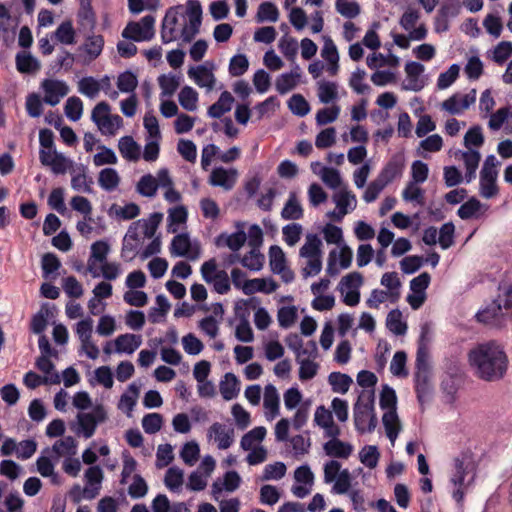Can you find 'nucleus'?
<instances>
[{
    "instance_id": "nucleus-1",
    "label": "nucleus",
    "mask_w": 512,
    "mask_h": 512,
    "mask_svg": "<svg viewBox=\"0 0 512 512\" xmlns=\"http://www.w3.org/2000/svg\"><path fill=\"white\" fill-rule=\"evenodd\" d=\"M476 375L485 381H497L505 375L508 358L501 345L494 341L479 344L469 353Z\"/></svg>"
},
{
    "instance_id": "nucleus-2",
    "label": "nucleus",
    "mask_w": 512,
    "mask_h": 512,
    "mask_svg": "<svg viewBox=\"0 0 512 512\" xmlns=\"http://www.w3.org/2000/svg\"><path fill=\"white\" fill-rule=\"evenodd\" d=\"M354 424L356 430L371 433L377 426V417L374 413V390H363L353 408Z\"/></svg>"
},
{
    "instance_id": "nucleus-3",
    "label": "nucleus",
    "mask_w": 512,
    "mask_h": 512,
    "mask_svg": "<svg viewBox=\"0 0 512 512\" xmlns=\"http://www.w3.org/2000/svg\"><path fill=\"white\" fill-rule=\"evenodd\" d=\"M91 120L96 124L102 135L114 136L123 126V119L118 114H111L110 105L105 102H99L93 108Z\"/></svg>"
},
{
    "instance_id": "nucleus-4",
    "label": "nucleus",
    "mask_w": 512,
    "mask_h": 512,
    "mask_svg": "<svg viewBox=\"0 0 512 512\" xmlns=\"http://www.w3.org/2000/svg\"><path fill=\"white\" fill-rule=\"evenodd\" d=\"M107 419V411L103 405H96L91 412L78 413L77 424L78 427L75 432L82 435L85 439L91 438L99 424L105 422Z\"/></svg>"
},
{
    "instance_id": "nucleus-5",
    "label": "nucleus",
    "mask_w": 512,
    "mask_h": 512,
    "mask_svg": "<svg viewBox=\"0 0 512 512\" xmlns=\"http://www.w3.org/2000/svg\"><path fill=\"white\" fill-rule=\"evenodd\" d=\"M202 7L198 0H189L186 3V17L182 16L183 26L181 37L184 41H191L198 33L201 25Z\"/></svg>"
},
{
    "instance_id": "nucleus-6",
    "label": "nucleus",
    "mask_w": 512,
    "mask_h": 512,
    "mask_svg": "<svg viewBox=\"0 0 512 512\" xmlns=\"http://www.w3.org/2000/svg\"><path fill=\"white\" fill-rule=\"evenodd\" d=\"M201 275L205 282L212 283L214 290L219 294H226L230 291V279L226 271L217 270L214 258L205 261L201 266Z\"/></svg>"
},
{
    "instance_id": "nucleus-7",
    "label": "nucleus",
    "mask_w": 512,
    "mask_h": 512,
    "mask_svg": "<svg viewBox=\"0 0 512 512\" xmlns=\"http://www.w3.org/2000/svg\"><path fill=\"white\" fill-rule=\"evenodd\" d=\"M155 17L144 16L139 22H130L122 31V37L136 42L149 41L154 37Z\"/></svg>"
},
{
    "instance_id": "nucleus-8",
    "label": "nucleus",
    "mask_w": 512,
    "mask_h": 512,
    "mask_svg": "<svg viewBox=\"0 0 512 512\" xmlns=\"http://www.w3.org/2000/svg\"><path fill=\"white\" fill-rule=\"evenodd\" d=\"M183 7L176 6L167 10L161 25V40L164 44L175 41L178 36H181V28L183 23H179L183 14L181 13Z\"/></svg>"
},
{
    "instance_id": "nucleus-9",
    "label": "nucleus",
    "mask_w": 512,
    "mask_h": 512,
    "mask_svg": "<svg viewBox=\"0 0 512 512\" xmlns=\"http://www.w3.org/2000/svg\"><path fill=\"white\" fill-rule=\"evenodd\" d=\"M170 253L172 256L186 257L195 261L201 255V246L198 242H192L186 233H181L171 241Z\"/></svg>"
},
{
    "instance_id": "nucleus-10",
    "label": "nucleus",
    "mask_w": 512,
    "mask_h": 512,
    "mask_svg": "<svg viewBox=\"0 0 512 512\" xmlns=\"http://www.w3.org/2000/svg\"><path fill=\"white\" fill-rule=\"evenodd\" d=\"M207 438L213 441L218 449L226 450L234 443L235 429L230 424L214 422L207 430Z\"/></svg>"
},
{
    "instance_id": "nucleus-11",
    "label": "nucleus",
    "mask_w": 512,
    "mask_h": 512,
    "mask_svg": "<svg viewBox=\"0 0 512 512\" xmlns=\"http://www.w3.org/2000/svg\"><path fill=\"white\" fill-rule=\"evenodd\" d=\"M39 160L43 166L49 167L54 174H65L73 168V161L57 150H39Z\"/></svg>"
},
{
    "instance_id": "nucleus-12",
    "label": "nucleus",
    "mask_w": 512,
    "mask_h": 512,
    "mask_svg": "<svg viewBox=\"0 0 512 512\" xmlns=\"http://www.w3.org/2000/svg\"><path fill=\"white\" fill-rule=\"evenodd\" d=\"M476 101V90L472 89L467 94L454 93L444 100L440 107L451 115H461Z\"/></svg>"
},
{
    "instance_id": "nucleus-13",
    "label": "nucleus",
    "mask_w": 512,
    "mask_h": 512,
    "mask_svg": "<svg viewBox=\"0 0 512 512\" xmlns=\"http://www.w3.org/2000/svg\"><path fill=\"white\" fill-rule=\"evenodd\" d=\"M471 466V462L467 455H462L454 459L455 472L451 477V482L455 487L453 491V498L457 502H461L464 498V491L462 487L465 484V476L468 474V469Z\"/></svg>"
},
{
    "instance_id": "nucleus-14",
    "label": "nucleus",
    "mask_w": 512,
    "mask_h": 512,
    "mask_svg": "<svg viewBox=\"0 0 512 512\" xmlns=\"http://www.w3.org/2000/svg\"><path fill=\"white\" fill-rule=\"evenodd\" d=\"M41 88L44 91L43 101L51 106L59 104L60 100L69 93V86L62 80L44 79Z\"/></svg>"
},
{
    "instance_id": "nucleus-15",
    "label": "nucleus",
    "mask_w": 512,
    "mask_h": 512,
    "mask_svg": "<svg viewBox=\"0 0 512 512\" xmlns=\"http://www.w3.org/2000/svg\"><path fill=\"white\" fill-rule=\"evenodd\" d=\"M294 479L298 483L292 486V493L298 498H305L311 493L314 483V474L310 467L305 464L299 466L294 472Z\"/></svg>"
},
{
    "instance_id": "nucleus-16",
    "label": "nucleus",
    "mask_w": 512,
    "mask_h": 512,
    "mask_svg": "<svg viewBox=\"0 0 512 512\" xmlns=\"http://www.w3.org/2000/svg\"><path fill=\"white\" fill-rule=\"evenodd\" d=\"M238 178V171L234 168L215 167L209 176L208 182L213 187H221L225 191L234 188Z\"/></svg>"
},
{
    "instance_id": "nucleus-17",
    "label": "nucleus",
    "mask_w": 512,
    "mask_h": 512,
    "mask_svg": "<svg viewBox=\"0 0 512 512\" xmlns=\"http://www.w3.org/2000/svg\"><path fill=\"white\" fill-rule=\"evenodd\" d=\"M424 66L419 62H408L405 65V72L407 74V78L405 82L402 84V88L404 90L415 91L418 92L424 88L426 82L422 77L424 72Z\"/></svg>"
},
{
    "instance_id": "nucleus-18",
    "label": "nucleus",
    "mask_w": 512,
    "mask_h": 512,
    "mask_svg": "<svg viewBox=\"0 0 512 512\" xmlns=\"http://www.w3.org/2000/svg\"><path fill=\"white\" fill-rule=\"evenodd\" d=\"M479 322L489 324L492 326H501L504 321L503 309L499 305L497 299L487 305L484 309L476 314Z\"/></svg>"
},
{
    "instance_id": "nucleus-19",
    "label": "nucleus",
    "mask_w": 512,
    "mask_h": 512,
    "mask_svg": "<svg viewBox=\"0 0 512 512\" xmlns=\"http://www.w3.org/2000/svg\"><path fill=\"white\" fill-rule=\"evenodd\" d=\"M187 74L199 87L206 88L207 91L214 89L216 78L212 70L208 69L206 66L198 65L191 67Z\"/></svg>"
},
{
    "instance_id": "nucleus-20",
    "label": "nucleus",
    "mask_w": 512,
    "mask_h": 512,
    "mask_svg": "<svg viewBox=\"0 0 512 512\" xmlns=\"http://www.w3.org/2000/svg\"><path fill=\"white\" fill-rule=\"evenodd\" d=\"M404 170V160L401 156H393L389 162L381 170L377 179H379L384 185H388L396 178L402 176Z\"/></svg>"
},
{
    "instance_id": "nucleus-21",
    "label": "nucleus",
    "mask_w": 512,
    "mask_h": 512,
    "mask_svg": "<svg viewBox=\"0 0 512 512\" xmlns=\"http://www.w3.org/2000/svg\"><path fill=\"white\" fill-rule=\"evenodd\" d=\"M334 202L338 209L336 221H341L342 218L349 212L353 211L357 205L355 194L347 189L340 190L334 195Z\"/></svg>"
},
{
    "instance_id": "nucleus-22",
    "label": "nucleus",
    "mask_w": 512,
    "mask_h": 512,
    "mask_svg": "<svg viewBox=\"0 0 512 512\" xmlns=\"http://www.w3.org/2000/svg\"><path fill=\"white\" fill-rule=\"evenodd\" d=\"M301 77V69L295 64L291 72L283 73L277 77L275 88L279 94L284 95L293 90L299 83Z\"/></svg>"
},
{
    "instance_id": "nucleus-23",
    "label": "nucleus",
    "mask_w": 512,
    "mask_h": 512,
    "mask_svg": "<svg viewBox=\"0 0 512 512\" xmlns=\"http://www.w3.org/2000/svg\"><path fill=\"white\" fill-rule=\"evenodd\" d=\"M86 170L84 165L71 169V187L78 192L92 193L93 179L87 175Z\"/></svg>"
},
{
    "instance_id": "nucleus-24",
    "label": "nucleus",
    "mask_w": 512,
    "mask_h": 512,
    "mask_svg": "<svg viewBox=\"0 0 512 512\" xmlns=\"http://www.w3.org/2000/svg\"><path fill=\"white\" fill-rule=\"evenodd\" d=\"M488 210V206L481 203L476 197H471L465 203H463L458 211L457 215L462 220H468L471 218H478L481 214Z\"/></svg>"
},
{
    "instance_id": "nucleus-25",
    "label": "nucleus",
    "mask_w": 512,
    "mask_h": 512,
    "mask_svg": "<svg viewBox=\"0 0 512 512\" xmlns=\"http://www.w3.org/2000/svg\"><path fill=\"white\" fill-rule=\"evenodd\" d=\"M142 344L140 335L135 334H121L115 339V351L117 353L132 354Z\"/></svg>"
},
{
    "instance_id": "nucleus-26",
    "label": "nucleus",
    "mask_w": 512,
    "mask_h": 512,
    "mask_svg": "<svg viewBox=\"0 0 512 512\" xmlns=\"http://www.w3.org/2000/svg\"><path fill=\"white\" fill-rule=\"evenodd\" d=\"M247 240V235L244 231H237L232 234L222 233L215 241L218 247L227 246L233 252L239 251Z\"/></svg>"
},
{
    "instance_id": "nucleus-27",
    "label": "nucleus",
    "mask_w": 512,
    "mask_h": 512,
    "mask_svg": "<svg viewBox=\"0 0 512 512\" xmlns=\"http://www.w3.org/2000/svg\"><path fill=\"white\" fill-rule=\"evenodd\" d=\"M278 289V284L270 279L269 286L265 287V278H255L244 281L242 285V291L245 295H251L256 292H263L266 294H271Z\"/></svg>"
},
{
    "instance_id": "nucleus-28",
    "label": "nucleus",
    "mask_w": 512,
    "mask_h": 512,
    "mask_svg": "<svg viewBox=\"0 0 512 512\" xmlns=\"http://www.w3.org/2000/svg\"><path fill=\"white\" fill-rule=\"evenodd\" d=\"M323 449L330 457L347 459L353 451V446L339 439H331L324 444Z\"/></svg>"
},
{
    "instance_id": "nucleus-29",
    "label": "nucleus",
    "mask_w": 512,
    "mask_h": 512,
    "mask_svg": "<svg viewBox=\"0 0 512 512\" xmlns=\"http://www.w3.org/2000/svg\"><path fill=\"white\" fill-rule=\"evenodd\" d=\"M121 156L128 161H137L140 158V146L131 136H123L118 141Z\"/></svg>"
},
{
    "instance_id": "nucleus-30",
    "label": "nucleus",
    "mask_w": 512,
    "mask_h": 512,
    "mask_svg": "<svg viewBox=\"0 0 512 512\" xmlns=\"http://www.w3.org/2000/svg\"><path fill=\"white\" fill-rule=\"evenodd\" d=\"M234 98L230 92L224 91L219 99L208 108V115L211 118H220L232 108Z\"/></svg>"
},
{
    "instance_id": "nucleus-31",
    "label": "nucleus",
    "mask_w": 512,
    "mask_h": 512,
    "mask_svg": "<svg viewBox=\"0 0 512 512\" xmlns=\"http://www.w3.org/2000/svg\"><path fill=\"white\" fill-rule=\"evenodd\" d=\"M498 174H483L480 173L479 193L485 199H491L499 194L497 186Z\"/></svg>"
},
{
    "instance_id": "nucleus-32",
    "label": "nucleus",
    "mask_w": 512,
    "mask_h": 512,
    "mask_svg": "<svg viewBox=\"0 0 512 512\" xmlns=\"http://www.w3.org/2000/svg\"><path fill=\"white\" fill-rule=\"evenodd\" d=\"M322 241L316 234H308L304 245L300 248L302 258L322 257Z\"/></svg>"
},
{
    "instance_id": "nucleus-33",
    "label": "nucleus",
    "mask_w": 512,
    "mask_h": 512,
    "mask_svg": "<svg viewBox=\"0 0 512 512\" xmlns=\"http://www.w3.org/2000/svg\"><path fill=\"white\" fill-rule=\"evenodd\" d=\"M52 38L61 44L73 45L76 43V31L70 20L63 21L52 34Z\"/></svg>"
},
{
    "instance_id": "nucleus-34",
    "label": "nucleus",
    "mask_w": 512,
    "mask_h": 512,
    "mask_svg": "<svg viewBox=\"0 0 512 512\" xmlns=\"http://www.w3.org/2000/svg\"><path fill=\"white\" fill-rule=\"evenodd\" d=\"M281 217L284 220H299L303 217V209L295 192H290L282 211Z\"/></svg>"
},
{
    "instance_id": "nucleus-35",
    "label": "nucleus",
    "mask_w": 512,
    "mask_h": 512,
    "mask_svg": "<svg viewBox=\"0 0 512 512\" xmlns=\"http://www.w3.org/2000/svg\"><path fill=\"white\" fill-rule=\"evenodd\" d=\"M77 452V442L72 436L64 437L57 440L52 446V453L56 459L62 456H73Z\"/></svg>"
},
{
    "instance_id": "nucleus-36",
    "label": "nucleus",
    "mask_w": 512,
    "mask_h": 512,
    "mask_svg": "<svg viewBox=\"0 0 512 512\" xmlns=\"http://www.w3.org/2000/svg\"><path fill=\"white\" fill-rule=\"evenodd\" d=\"M219 388L225 400H232L240 391L239 380L233 373H226L224 379L220 382Z\"/></svg>"
},
{
    "instance_id": "nucleus-37",
    "label": "nucleus",
    "mask_w": 512,
    "mask_h": 512,
    "mask_svg": "<svg viewBox=\"0 0 512 512\" xmlns=\"http://www.w3.org/2000/svg\"><path fill=\"white\" fill-rule=\"evenodd\" d=\"M462 159L466 168L465 179L469 183L476 177V170L479 166L481 155L478 151L469 149L462 152Z\"/></svg>"
},
{
    "instance_id": "nucleus-38",
    "label": "nucleus",
    "mask_w": 512,
    "mask_h": 512,
    "mask_svg": "<svg viewBox=\"0 0 512 512\" xmlns=\"http://www.w3.org/2000/svg\"><path fill=\"white\" fill-rule=\"evenodd\" d=\"M263 405L273 419L279 414V394L274 385L268 384L264 389Z\"/></svg>"
},
{
    "instance_id": "nucleus-39",
    "label": "nucleus",
    "mask_w": 512,
    "mask_h": 512,
    "mask_svg": "<svg viewBox=\"0 0 512 512\" xmlns=\"http://www.w3.org/2000/svg\"><path fill=\"white\" fill-rule=\"evenodd\" d=\"M382 422L385 427L387 437L392 443H394L400 431V423L396 409L386 411L383 414Z\"/></svg>"
},
{
    "instance_id": "nucleus-40",
    "label": "nucleus",
    "mask_w": 512,
    "mask_h": 512,
    "mask_svg": "<svg viewBox=\"0 0 512 512\" xmlns=\"http://www.w3.org/2000/svg\"><path fill=\"white\" fill-rule=\"evenodd\" d=\"M138 396L139 386H137L135 383H131L128 386L127 392L122 394L118 403V408L126 412L128 416H131V412L133 411L136 405Z\"/></svg>"
},
{
    "instance_id": "nucleus-41",
    "label": "nucleus",
    "mask_w": 512,
    "mask_h": 512,
    "mask_svg": "<svg viewBox=\"0 0 512 512\" xmlns=\"http://www.w3.org/2000/svg\"><path fill=\"white\" fill-rule=\"evenodd\" d=\"M414 375L415 391L418 399L421 401L423 396L429 391L430 367H415Z\"/></svg>"
},
{
    "instance_id": "nucleus-42",
    "label": "nucleus",
    "mask_w": 512,
    "mask_h": 512,
    "mask_svg": "<svg viewBox=\"0 0 512 512\" xmlns=\"http://www.w3.org/2000/svg\"><path fill=\"white\" fill-rule=\"evenodd\" d=\"M386 327L393 334L400 336L407 331V324L402 320V313L398 309L391 310L386 318Z\"/></svg>"
},
{
    "instance_id": "nucleus-43",
    "label": "nucleus",
    "mask_w": 512,
    "mask_h": 512,
    "mask_svg": "<svg viewBox=\"0 0 512 512\" xmlns=\"http://www.w3.org/2000/svg\"><path fill=\"white\" fill-rule=\"evenodd\" d=\"M162 219L163 214L155 212L152 213L148 219H142L134 222V225L140 226L143 230L144 237L150 239L154 237Z\"/></svg>"
},
{
    "instance_id": "nucleus-44",
    "label": "nucleus",
    "mask_w": 512,
    "mask_h": 512,
    "mask_svg": "<svg viewBox=\"0 0 512 512\" xmlns=\"http://www.w3.org/2000/svg\"><path fill=\"white\" fill-rule=\"evenodd\" d=\"M61 381L60 376L58 373H52L51 376H45L42 378L38 374H36L33 371H29L24 375L23 382L24 384L30 388L35 389L36 387L40 386L41 384H59Z\"/></svg>"
},
{
    "instance_id": "nucleus-45",
    "label": "nucleus",
    "mask_w": 512,
    "mask_h": 512,
    "mask_svg": "<svg viewBox=\"0 0 512 512\" xmlns=\"http://www.w3.org/2000/svg\"><path fill=\"white\" fill-rule=\"evenodd\" d=\"M266 432V428L263 426L253 428L242 436L240 447L245 451L251 450L256 443L261 442L265 438Z\"/></svg>"
},
{
    "instance_id": "nucleus-46",
    "label": "nucleus",
    "mask_w": 512,
    "mask_h": 512,
    "mask_svg": "<svg viewBox=\"0 0 512 512\" xmlns=\"http://www.w3.org/2000/svg\"><path fill=\"white\" fill-rule=\"evenodd\" d=\"M156 306L152 307L148 314V319L151 323H159L162 318L166 316L171 305L164 295L156 296Z\"/></svg>"
},
{
    "instance_id": "nucleus-47",
    "label": "nucleus",
    "mask_w": 512,
    "mask_h": 512,
    "mask_svg": "<svg viewBox=\"0 0 512 512\" xmlns=\"http://www.w3.org/2000/svg\"><path fill=\"white\" fill-rule=\"evenodd\" d=\"M328 382L332 387L333 392L345 394L352 384V378L340 372H332L328 376Z\"/></svg>"
},
{
    "instance_id": "nucleus-48",
    "label": "nucleus",
    "mask_w": 512,
    "mask_h": 512,
    "mask_svg": "<svg viewBox=\"0 0 512 512\" xmlns=\"http://www.w3.org/2000/svg\"><path fill=\"white\" fill-rule=\"evenodd\" d=\"M120 182V177L117 171L113 168H104L100 171L98 183L106 191H113L117 188Z\"/></svg>"
},
{
    "instance_id": "nucleus-49",
    "label": "nucleus",
    "mask_w": 512,
    "mask_h": 512,
    "mask_svg": "<svg viewBox=\"0 0 512 512\" xmlns=\"http://www.w3.org/2000/svg\"><path fill=\"white\" fill-rule=\"evenodd\" d=\"M158 189L157 179L151 174H146L140 178L137 183V192L148 198H152L156 195Z\"/></svg>"
},
{
    "instance_id": "nucleus-50",
    "label": "nucleus",
    "mask_w": 512,
    "mask_h": 512,
    "mask_svg": "<svg viewBox=\"0 0 512 512\" xmlns=\"http://www.w3.org/2000/svg\"><path fill=\"white\" fill-rule=\"evenodd\" d=\"M180 105L187 111H195L197 109L198 93L190 87L184 86L178 95Z\"/></svg>"
},
{
    "instance_id": "nucleus-51",
    "label": "nucleus",
    "mask_w": 512,
    "mask_h": 512,
    "mask_svg": "<svg viewBox=\"0 0 512 512\" xmlns=\"http://www.w3.org/2000/svg\"><path fill=\"white\" fill-rule=\"evenodd\" d=\"M16 67L21 73H34L40 69V63L31 54L18 53L16 55Z\"/></svg>"
},
{
    "instance_id": "nucleus-52",
    "label": "nucleus",
    "mask_w": 512,
    "mask_h": 512,
    "mask_svg": "<svg viewBox=\"0 0 512 512\" xmlns=\"http://www.w3.org/2000/svg\"><path fill=\"white\" fill-rule=\"evenodd\" d=\"M77 20L83 29H94L96 17L91 4H80V8L77 13Z\"/></svg>"
},
{
    "instance_id": "nucleus-53",
    "label": "nucleus",
    "mask_w": 512,
    "mask_h": 512,
    "mask_svg": "<svg viewBox=\"0 0 512 512\" xmlns=\"http://www.w3.org/2000/svg\"><path fill=\"white\" fill-rule=\"evenodd\" d=\"M337 84L330 81L318 83V97L321 103L328 104L338 98Z\"/></svg>"
},
{
    "instance_id": "nucleus-54",
    "label": "nucleus",
    "mask_w": 512,
    "mask_h": 512,
    "mask_svg": "<svg viewBox=\"0 0 512 512\" xmlns=\"http://www.w3.org/2000/svg\"><path fill=\"white\" fill-rule=\"evenodd\" d=\"M381 285L385 286L389 290V294L392 301H395L399 298V288L401 286V282L398 278L396 272H387L382 275Z\"/></svg>"
},
{
    "instance_id": "nucleus-55",
    "label": "nucleus",
    "mask_w": 512,
    "mask_h": 512,
    "mask_svg": "<svg viewBox=\"0 0 512 512\" xmlns=\"http://www.w3.org/2000/svg\"><path fill=\"white\" fill-rule=\"evenodd\" d=\"M249 68V61L245 54L234 55L229 62V74L233 77L242 76Z\"/></svg>"
},
{
    "instance_id": "nucleus-56",
    "label": "nucleus",
    "mask_w": 512,
    "mask_h": 512,
    "mask_svg": "<svg viewBox=\"0 0 512 512\" xmlns=\"http://www.w3.org/2000/svg\"><path fill=\"white\" fill-rule=\"evenodd\" d=\"M279 18V11L272 2H263L259 5L257 11L258 22H276Z\"/></svg>"
},
{
    "instance_id": "nucleus-57",
    "label": "nucleus",
    "mask_w": 512,
    "mask_h": 512,
    "mask_svg": "<svg viewBox=\"0 0 512 512\" xmlns=\"http://www.w3.org/2000/svg\"><path fill=\"white\" fill-rule=\"evenodd\" d=\"M100 90L99 81L91 76L82 78L78 83V91L91 99H94L99 94Z\"/></svg>"
},
{
    "instance_id": "nucleus-58",
    "label": "nucleus",
    "mask_w": 512,
    "mask_h": 512,
    "mask_svg": "<svg viewBox=\"0 0 512 512\" xmlns=\"http://www.w3.org/2000/svg\"><path fill=\"white\" fill-rule=\"evenodd\" d=\"M104 47V39L101 35L89 36L84 43V51L90 60L96 59L102 52Z\"/></svg>"
},
{
    "instance_id": "nucleus-59",
    "label": "nucleus",
    "mask_w": 512,
    "mask_h": 512,
    "mask_svg": "<svg viewBox=\"0 0 512 512\" xmlns=\"http://www.w3.org/2000/svg\"><path fill=\"white\" fill-rule=\"evenodd\" d=\"M240 263L249 270L259 271L263 267L264 255L257 249L252 248L250 252L241 258Z\"/></svg>"
},
{
    "instance_id": "nucleus-60",
    "label": "nucleus",
    "mask_w": 512,
    "mask_h": 512,
    "mask_svg": "<svg viewBox=\"0 0 512 512\" xmlns=\"http://www.w3.org/2000/svg\"><path fill=\"white\" fill-rule=\"evenodd\" d=\"M159 86L162 89L163 96H172L178 89L181 76L176 75H161L158 78Z\"/></svg>"
},
{
    "instance_id": "nucleus-61",
    "label": "nucleus",
    "mask_w": 512,
    "mask_h": 512,
    "mask_svg": "<svg viewBox=\"0 0 512 512\" xmlns=\"http://www.w3.org/2000/svg\"><path fill=\"white\" fill-rule=\"evenodd\" d=\"M65 115L71 121H78L83 114V102L79 97L72 96L66 101L64 107Z\"/></svg>"
},
{
    "instance_id": "nucleus-62",
    "label": "nucleus",
    "mask_w": 512,
    "mask_h": 512,
    "mask_svg": "<svg viewBox=\"0 0 512 512\" xmlns=\"http://www.w3.org/2000/svg\"><path fill=\"white\" fill-rule=\"evenodd\" d=\"M407 355L404 351H397L391 361L390 371L396 377H407L408 370L406 369Z\"/></svg>"
},
{
    "instance_id": "nucleus-63",
    "label": "nucleus",
    "mask_w": 512,
    "mask_h": 512,
    "mask_svg": "<svg viewBox=\"0 0 512 512\" xmlns=\"http://www.w3.org/2000/svg\"><path fill=\"white\" fill-rule=\"evenodd\" d=\"M269 265L272 272H281L286 267V257L281 247L273 245L269 249Z\"/></svg>"
},
{
    "instance_id": "nucleus-64",
    "label": "nucleus",
    "mask_w": 512,
    "mask_h": 512,
    "mask_svg": "<svg viewBox=\"0 0 512 512\" xmlns=\"http://www.w3.org/2000/svg\"><path fill=\"white\" fill-rule=\"evenodd\" d=\"M138 85L137 77L131 71L121 73L117 78V87L123 93H132Z\"/></svg>"
}]
</instances>
